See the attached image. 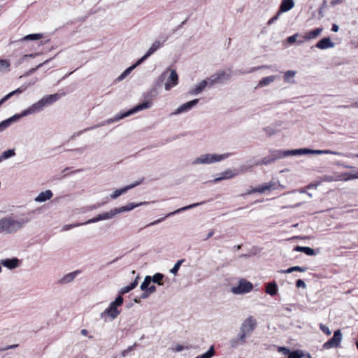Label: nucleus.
I'll list each match as a JSON object with an SVG mask.
<instances>
[{
	"instance_id": "f257e3e1",
	"label": "nucleus",
	"mask_w": 358,
	"mask_h": 358,
	"mask_svg": "<svg viewBox=\"0 0 358 358\" xmlns=\"http://www.w3.org/2000/svg\"><path fill=\"white\" fill-rule=\"evenodd\" d=\"M44 207L38 208L31 211L19 213L20 217L13 219L12 217H6L0 219V234H10L17 232L28 223L35 213H41Z\"/></svg>"
},
{
	"instance_id": "f03ea898",
	"label": "nucleus",
	"mask_w": 358,
	"mask_h": 358,
	"mask_svg": "<svg viewBox=\"0 0 358 358\" xmlns=\"http://www.w3.org/2000/svg\"><path fill=\"white\" fill-rule=\"evenodd\" d=\"M141 203H138L136 204L129 203L126 206H122L120 208H115L114 209L110 210V211L99 214L97 216L88 220L87 221H86L84 223L65 224L64 226H63L62 230L67 231L73 227H79L83 224H91V223H95V222H97L101 221V220H110V219L113 218L117 214L131 210L132 209L138 206Z\"/></svg>"
},
{
	"instance_id": "7ed1b4c3",
	"label": "nucleus",
	"mask_w": 358,
	"mask_h": 358,
	"mask_svg": "<svg viewBox=\"0 0 358 358\" xmlns=\"http://www.w3.org/2000/svg\"><path fill=\"white\" fill-rule=\"evenodd\" d=\"M228 76L226 75L224 71H219L213 75L210 76L207 79L203 80L197 84L192 87L188 94L192 96H196L201 94L208 86H212L215 83L222 81L224 78H227Z\"/></svg>"
},
{
	"instance_id": "20e7f679",
	"label": "nucleus",
	"mask_w": 358,
	"mask_h": 358,
	"mask_svg": "<svg viewBox=\"0 0 358 358\" xmlns=\"http://www.w3.org/2000/svg\"><path fill=\"white\" fill-rule=\"evenodd\" d=\"M231 155L229 152L225 153H205L199 155V157L194 158L192 164L193 166H197L201 164H212L214 163L220 162L228 159Z\"/></svg>"
},
{
	"instance_id": "39448f33",
	"label": "nucleus",
	"mask_w": 358,
	"mask_h": 358,
	"mask_svg": "<svg viewBox=\"0 0 358 358\" xmlns=\"http://www.w3.org/2000/svg\"><path fill=\"white\" fill-rule=\"evenodd\" d=\"M296 152L297 149L291 150H271L269 155L263 158L261 161L257 162L255 165H268L278 159H283L289 156H296L297 155Z\"/></svg>"
},
{
	"instance_id": "423d86ee",
	"label": "nucleus",
	"mask_w": 358,
	"mask_h": 358,
	"mask_svg": "<svg viewBox=\"0 0 358 358\" xmlns=\"http://www.w3.org/2000/svg\"><path fill=\"white\" fill-rule=\"evenodd\" d=\"M123 301L124 300L122 296H118L115 301H112L109 304L107 308L101 313L100 318L103 320L105 322L108 320V318L111 320L117 318L120 314V311L117 308L122 305Z\"/></svg>"
},
{
	"instance_id": "0eeeda50",
	"label": "nucleus",
	"mask_w": 358,
	"mask_h": 358,
	"mask_svg": "<svg viewBox=\"0 0 358 358\" xmlns=\"http://www.w3.org/2000/svg\"><path fill=\"white\" fill-rule=\"evenodd\" d=\"M166 78L167 79L164 83V89L166 91H169L178 85V76L176 70L167 69L159 76L158 83H162Z\"/></svg>"
},
{
	"instance_id": "6e6552de",
	"label": "nucleus",
	"mask_w": 358,
	"mask_h": 358,
	"mask_svg": "<svg viewBox=\"0 0 358 358\" xmlns=\"http://www.w3.org/2000/svg\"><path fill=\"white\" fill-rule=\"evenodd\" d=\"M152 101H145L142 103L136 105L135 107L129 110L127 112L120 113V114H117L113 118H110V119L107 120L104 123H101V125H104L106 124H110V123L117 122L121 119L127 117H128L132 114H134L138 111L150 108L152 107Z\"/></svg>"
},
{
	"instance_id": "1a4fd4ad",
	"label": "nucleus",
	"mask_w": 358,
	"mask_h": 358,
	"mask_svg": "<svg viewBox=\"0 0 358 358\" xmlns=\"http://www.w3.org/2000/svg\"><path fill=\"white\" fill-rule=\"evenodd\" d=\"M281 187H282V186L278 180H272L268 182L259 185L255 187H251L244 195L255 193L264 194Z\"/></svg>"
},
{
	"instance_id": "9d476101",
	"label": "nucleus",
	"mask_w": 358,
	"mask_h": 358,
	"mask_svg": "<svg viewBox=\"0 0 358 358\" xmlns=\"http://www.w3.org/2000/svg\"><path fill=\"white\" fill-rule=\"evenodd\" d=\"M257 325V320L253 316L245 319L240 326V331L249 336Z\"/></svg>"
},
{
	"instance_id": "9b49d317",
	"label": "nucleus",
	"mask_w": 358,
	"mask_h": 358,
	"mask_svg": "<svg viewBox=\"0 0 358 358\" xmlns=\"http://www.w3.org/2000/svg\"><path fill=\"white\" fill-rule=\"evenodd\" d=\"M250 169H251V166H247L243 165L240 167L239 171H236L232 170V169L226 170L224 172L220 173V177L215 178L213 180V182H217L222 180H228L230 178H232L236 176L238 173H243L248 171H250Z\"/></svg>"
},
{
	"instance_id": "f8f14e48",
	"label": "nucleus",
	"mask_w": 358,
	"mask_h": 358,
	"mask_svg": "<svg viewBox=\"0 0 358 358\" xmlns=\"http://www.w3.org/2000/svg\"><path fill=\"white\" fill-rule=\"evenodd\" d=\"M166 42V38H157L152 42L146 53L139 59L142 62L153 55L156 51L162 48Z\"/></svg>"
},
{
	"instance_id": "ddd939ff",
	"label": "nucleus",
	"mask_w": 358,
	"mask_h": 358,
	"mask_svg": "<svg viewBox=\"0 0 358 358\" xmlns=\"http://www.w3.org/2000/svg\"><path fill=\"white\" fill-rule=\"evenodd\" d=\"M342 341V333L340 329L334 331V336L328 341L324 343L322 345V348L324 350H329L331 348H336L339 347Z\"/></svg>"
},
{
	"instance_id": "4468645a",
	"label": "nucleus",
	"mask_w": 358,
	"mask_h": 358,
	"mask_svg": "<svg viewBox=\"0 0 358 358\" xmlns=\"http://www.w3.org/2000/svg\"><path fill=\"white\" fill-rule=\"evenodd\" d=\"M44 109L40 99L31 104L30 106H29L27 108L21 111L20 113L17 114V115L19 117V120L23 117H26L28 115H34L35 113H38L41 111H42Z\"/></svg>"
},
{
	"instance_id": "2eb2a0df",
	"label": "nucleus",
	"mask_w": 358,
	"mask_h": 358,
	"mask_svg": "<svg viewBox=\"0 0 358 358\" xmlns=\"http://www.w3.org/2000/svg\"><path fill=\"white\" fill-rule=\"evenodd\" d=\"M252 288L253 285L250 282L242 279L237 286L231 288V292L235 294H242L250 292Z\"/></svg>"
},
{
	"instance_id": "dca6fc26",
	"label": "nucleus",
	"mask_w": 358,
	"mask_h": 358,
	"mask_svg": "<svg viewBox=\"0 0 358 358\" xmlns=\"http://www.w3.org/2000/svg\"><path fill=\"white\" fill-rule=\"evenodd\" d=\"M141 182H136L134 183L126 185L123 187L115 189L107 197L108 199L115 200L118 199L121 195L125 194L129 190L140 185Z\"/></svg>"
},
{
	"instance_id": "f3484780",
	"label": "nucleus",
	"mask_w": 358,
	"mask_h": 358,
	"mask_svg": "<svg viewBox=\"0 0 358 358\" xmlns=\"http://www.w3.org/2000/svg\"><path fill=\"white\" fill-rule=\"evenodd\" d=\"M199 102V99H193L188 102H186L179 107H178L173 113L172 115H178L182 113H186L188 111L191 110Z\"/></svg>"
},
{
	"instance_id": "a211bd4d",
	"label": "nucleus",
	"mask_w": 358,
	"mask_h": 358,
	"mask_svg": "<svg viewBox=\"0 0 358 358\" xmlns=\"http://www.w3.org/2000/svg\"><path fill=\"white\" fill-rule=\"evenodd\" d=\"M247 337L248 336L239 331V333L236 336L231 338L229 341V345L231 348L236 349L239 346L245 345L246 343Z\"/></svg>"
},
{
	"instance_id": "6ab92c4d",
	"label": "nucleus",
	"mask_w": 358,
	"mask_h": 358,
	"mask_svg": "<svg viewBox=\"0 0 358 358\" xmlns=\"http://www.w3.org/2000/svg\"><path fill=\"white\" fill-rule=\"evenodd\" d=\"M335 47V43L329 37H325L320 40L316 44L315 48L320 50H327Z\"/></svg>"
},
{
	"instance_id": "aec40b11",
	"label": "nucleus",
	"mask_w": 358,
	"mask_h": 358,
	"mask_svg": "<svg viewBox=\"0 0 358 358\" xmlns=\"http://www.w3.org/2000/svg\"><path fill=\"white\" fill-rule=\"evenodd\" d=\"M60 95L58 94H53L50 95H46L43 96L40 101L43 106V108H45L48 106H50L53 103L56 102L60 99Z\"/></svg>"
},
{
	"instance_id": "412c9836",
	"label": "nucleus",
	"mask_w": 358,
	"mask_h": 358,
	"mask_svg": "<svg viewBox=\"0 0 358 358\" xmlns=\"http://www.w3.org/2000/svg\"><path fill=\"white\" fill-rule=\"evenodd\" d=\"M1 264L9 269H14L19 266L20 260L16 257L5 259L1 261Z\"/></svg>"
},
{
	"instance_id": "4be33fe9",
	"label": "nucleus",
	"mask_w": 358,
	"mask_h": 358,
	"mask_svg": "<svg viewBox=\"0 0 358 358\" xmlns=\"http://www.w3.org/2000/svg\"><path fill=\"white\" fill-rule=\"evenodd\" d=\"M322 31L323 28L322 27L316 28L315 29L306 32L303 36V38H304L305 41H311L315 39L322 34Z\"/></svg>"
},
{
	"instance_id": "5701e85b",
	"label": "nucleus",
	"mask_w": 358,
	"mask_h": 358,
	"mask_svg": "<svg viewBox=\"0 0 358 358\" xmlns=\"http://www.w3.org/2000/svg\"><path fill=\"white\" fill-rule=\"evenodd\" d=\"M143 62L138 59L134 64L131 65L129 68H127L125 71H124L117 78L116 81L120 82L126 78L127 76H128L131 72L136 69L138 66L141 64Z\"/></svg>"
},
{
	"instance_id": "b1692460",
	"label": "nucleus",
	"mask_w": 358,
	"mask_h": 358,
	"mask_svg": "<svg viewBox=\"0 0 358 358\" xmlns=\"http://www.w3.org/2000/svg\"><path fill=\"white\" fill-rule=\"evenodd\" d=\"M18 120L19 117L17 115V114H15L12 117L0 122V133L6 130L11 125L12 123L17 121Z\"/></svg>"
},
{
	"instance_id": "393cba45",
	"label": "nucleus",
	"mask_w": 358,
	"mask_h": 358,
	"mask_svg": "<svg viewBox=\"0 0 358 358\" xmlns=\"http://www.w3.org/2000/svg\"><path fill=\"white\" fill-rule=\"evenodd\" d=\"M341 181H348L358 179V169L351 172H345L339 174Z\"/></svg>"
},
{
	"instance_id": "a878e982",
	"label": "nucleus",
	"mask_w": 358,
	"mask_h": 358,
	"mask_svg": "<svg viewBox=\"0 0 358 358\" xmlns=\"http://www.w3.org/2000/svg\"><path fill=\"white\" fill-rule=\"evenodd\" d=\"M294 6L293 0H282L279 8V13L288 12L292 10Z\"/></svg>"
},
{
	"instance_id": "bb28decb",
	"label": "nucleus",
	"mask_w": 358,
	"mask_h": 358,
	"mask_svg": "<svg viewBox=\"0 0 358 358\" xmlns=\"http://www.w3.org/2000/svg\"><path fill=\"white\" fill-rule=\"evenodd\" d=\"M52 192L50 189H47L40 192L38 195L35 198L34 201H46L50 200L52 198Z\"/></svg>"
},
{
	"instance_id": "cd10ccee",
	"label": "nucleus",
	"mask_w": 358,
	"mask_h": 358,
	"mask_svg": "<svg viewBox=\"0 0 358 358\" xmlns=\"http://www.w3.org/2000/svg\"><path fill=\"white\" fill-rule=\"evenodd\" d=\"M44 38V34L42 33H36V34H31L24 36V37L21 38L18 41L20 42H26L29 41H39Z\"/></svg>"
},
{
	"instance_id": "c85d7f7f",
	"label": "nucleus",
	"mask_w": 358,
	"mask_h": 358,
	"mask_svg": "<svg viewBox=\"0 0 358 358\" xmlns=\"http://www.w3.org/2000/svg\"><path fill=\"white\" fill-rule=\"evenodd\" d=\"M80 273V271L77 270L73 272H71L65 275L61 280L60 282L62 284L70 283L77 277V275Z\"/></svg>"
},
{
	"instance_id": "c756f323",
	"label": "nucleus",
	"mask_w": 358,
	"mask_h": 358,
	"mask_svg": "<svg viewBox=\"0 0 358 358\" xmlns=\"http://www.w3.org/2000/svg\"><path fill=\"white\" fill-rule=\"evenodd\" d=\"M278 76L275 75L269 76L265 78H263L258 83L257 87H264L266 86H268L271 85L272 83H273L276 79Z\"/></svg>"
},
{
	"instance_id": "7c9ffc66",
	"label": "nucleus",
	"mask_w": 358,
	"mask_h": 358,
	"mask_svg": "<svg viewBox=\"0 0 358 358\" xmlns=\"http://www.w3.org/2000/svg\"><path fill=\"white\" fill-rule=\"evenodd\" d=\"M296 74V71L289 70L285 72L283 79L285 83L294 84L295 83V76Z\"/></svg>"
},
{
	"instance_id": "2f4dec72",
	"label": "nucleus",
	"mask_w": 358,
	"mask_h": 358,
	"mask_svg": "<svg viewBox=\"0 0 358 358\" xmlns=\"http://www.w3.org/2000/svg\"><path fill=\"white\" fill-rule=\"evenodd\" d=\"M297 155H308V154H313V155H323V150H311L308 148H301L297 149Z\"/></svg>"
},
{
	"instance_id": "473e14b6",
	"label": "nucleus",
	"mask_w": 358,
	"mask_h": 358,
	"mask_svg": "<svg viewBox=\"0 0 358 358\" xmlns=\"http://www.w3.org/2000/svg\"><path fill=\"white\" fill-rule=\"evenodd\" d=\"M277 291H278V285L275 283V282L273 281L272 282L268 283L266 285L265 292L266 294H268L271 296H274L277 294Z\"/></svg>"
},
{
	"instance_id": "72a5a7b5",
	"label": "nucleus",
	"mask_w": 358,
	"mask_h": 358,
	"mask_svg": "<svg viewBox=\"0 0 358 358\" xmlns=\"http://www.w3.org/2000/svg\"><path fill=\"white\" fill-rule=\"evenodd\" d=\"M137 278H136V280L133 282H131L129 285L122 287L120 289V290L119 291V293L120 294V296H121L122 294L128 293L131 290L134 289L138 285Z\"/></svg>"
},
{
	"instance_id": "f704fd0d",
	"label": "nucleus",
	"mask_w": 358,
	"mask_h": 358,
	"mask_svg": "<svg viewBox=\"0 0 358 358\" xmlns=\"http://www.w3.org/2000/svg\"><path fill=\"white\" fill-rule=\"evenodd\" d=\"M199 203H194L193 204H191V205H189V206H184V207L180 208L178 210L167 214L165 217H169V216L175 215L176 213L184 212V211H185L187 210H189V209H192V208L197 206Z\"/></svg>"
},
{
	"instance_id": "c9c22d12",
	"label": "nucleus",
	"mask_w": 358,
	"mask_h": 358,
	"mask_svg": "<svg viewBox=\"0 0 358 358\" xmlns=\"http://www.w3.org/2000/svg\"><path fill=\"white\" fill-rule=\"evenodd\" d=\"M306 270H307V268H306V267H301L299 266H295L290 267L286 270H280V271H279V272L281 273H291L294 271L305 272V271H306Z\"/></svg>"
},
{
	"instance_id": "e433bc0d",
	"label": "nucleus",
	"mask_w": 358,
	"mask_h": 358,
	"mask_svg": "<svg viewBox=\"0 0 358 358\" xmlns=\"http://www.w3.org/2000/svg\"><path fill=\"white\" fill-rule=\"evenodd\" d=\"M15 155V152L14 149H9L4 151L0 156V162L3 160H6L7 159L11 158Z\"/></svg>"
},
{
	"instance_id": "4c0bfd02",
	"label": "nucleus",
	"mask_w": 358,
	"mask_h": 358,
	"mask_svg": "<svg viewBox=\"0 0 358 358\" xmlns=\"http://www.w3.org/2000/svg\"><path fill=\"white\" fill-rule=\"evenodd\" d=\"M41 55V52H40L25 54L21 57L18 64H20L26 62L29 58H35Z\"/></svg>"
},
{
	"instance_id": "58836bf2",
	"label": "nucleus",
	"mask_w": 358,
	"mask_h": 358,
	"mask_svg": "<svg viewBox=\"0 0 358 358\" xmlns=\"http://www.w3.org/2000/svg\"><path fill=\"white\" fill-rule=\"evenodd\" d=\"M10 64L8 59H0V72L9 71Z\"/></svg>"
},
{
	"instance_id": "ea45409f",
	"label": "nucleus",
	"mask_w": 358,
	"mask_h": 358,
	"mask_svg": "<svg viewBox=\"0 0 358 358\" xmlns=\"http://www.w3.org/2000/svg\"><path fill=\"white\" fill-rule=\"evenodd\" d=\"M189 348H190L189 346H187V345L185 346V345H181V344H176L174 346H172L170 348V350H171L173 352H180L182 351L183 350H185V349L188 350Z\"/></svg>"
},
{
	"instance_id": "a19ab883",
	"label": "nucleus",
	"mask_w": 358,
	"mask_h": 358,
	"mask_svg": "<svg viewBox=\"0 0 358 358\" xmlns=\"http://www.w3.org/2000/svg\"><path fill=\"white\" fill-rule=\"evenodd\" d=\"M152 278V281L155 283H157L159 285H162V280L164 278V275L160 273H155Z\"/></svg>"
},
{
	"instance_id": "79ce46f5",
	"label": "nucleus",
	"mask_w": 358,
	"mask_h": 358,
	"mask_svg": "<svg viewBox=\"0 0 358 358\" xmlns=\"http://www.w3.org/2000/svg\"><path fill=\"white\" fill-rule=\"evenodd\" d=\"M152 282V278L150 275L145 276L144 278L143 282L141 283L140 288L141 290L147 289V288L149 287V285Z\"/></svg>"
},
{
	"instance_id": "37998d69",
	"label": "nucleus",
	"mask_w": 358,
	"mask_h": 358,
	"mask_svg": "<svg viewBox=\"0 0 358 358\" xmlns=\"http://www.w3.org/2000/svg\"><path fill=\"white\" fill-rule=\"evenodd\" d=\"M185 262V259H180V260H178L176 264L175 265L173 266V267L171 269L170 272L173 274L174 275H176L180 267V266L182 265V264Z\"/></svg>"
},
{
	"instance_id": "c03bdc74",
	"label": "nucleus",
	"mask_w": 358,
	"mask_h": 358,
	"mask_svg": "<svg viewBox=\"0 0 358 358\" xmlns=\"http://www.w3.org/2000/svg\"><path fill=\"white\" fill-rule=\"evenodd\" d=\"M27 89V86H21L20 87L16 89L15 90L8 93L6 95V98L10 99L11 96L15 94H19L23 92Z\"/></svg>"
},
{
	"instance_id": "a18cd8bd",
	"label": "nucleus",
	"mask_w": 358,
	"mask_h": 358,
	"mask_svg": "<svg viewBox=\"0 0 358 358\" xmlns=\"http://www.w3.org/2000/svg\"><path fill=\"white\" fill-rule=\"evenodd\" d=\"M323 180L327 182L341 181L339 174L324 176Z\"/></svg>"
},
{
	"instance_id": "49530a36",
	"label": "nucleus",
	"mask_w": 358,
	"mask_h": 358,
	"mask_svg": "<svg viewBox=\"0 0 358 358\" xmlns=\"http://www.w3.org/2000/svg\"><path fill=\"white\" fill-rule=\"evenodd\" d=\"M299 36V34L296 33L292 36L287 38V41L289 44H293L296 41L297 38Z\"/></svg>"
},
{
	"instance_id": "de8ad7c7",
	"label": "nucleus",
	"mask_w": 358,
	"mask_h": 358,
	"mask_svg": "<svg viewBox=\"0 0 358 358\" xmlns=\"http://www.w3.org/2000/svg\"><path fill=\"white\" fill-rule=\"evenodd\" d=\"M320 329L322 331L323 333H324L327 336H329L331 334V331L329 329V328L323 324H320Z\"/></svg>"
},
{
	"instance_id": "09e8293b",
	"label": "nucleus",
	"mask_w": 358,
	"mask_h": 358,
	"mask_svg": "<svg viewBox=\"0 0 358 358\" xmlns=\"http://www.w3.org/2000/svg\"><path fill=\"white\" fill-rule=\"evenodd\" d=\"M323 152L324 154H326V155H338V156H343L344 154L342 153V152H336V151H333V150H323Z\"/></svg>"
},
{
	"instance_id": "8fccbe9b",
	"label": "nucleus",
	"mask_w": 358,
	"mask_h": 358,
	"mask_svg": "<svg viewBox=\"0 0 358 358\" xmlns=\"http://www.w3.org/2000/svg\"><path fill=\"white\" fill-rule=\"evenodd\" d=\"M278 351L282 353L284 355H288L290 353V350L286 347H278Z\"/></svg>"
},
{
	"instance_id": "3c124183",
	"label": "nucleus",
	"mask_w": 358,
	"mask_h": 358,
	"mask_svg": "<svg viewBox=\"0 0 358 358\" xmlns=\"http://www.w3.org/2000/svg\"><path fill=\"white\" fill-rule=\"evenodd\" d=\"M50 60H51V59L45 60L43 63L39 64L35 68H33L31 70H29V73H32L35 72L38 68L41 67L42 66H43L45 64H48Z\"/></svg>"
},
{
	"instance_id": "603ef678",
	"label": "nucleus",
	"mask_w": 358,
	"mask_h": 358,
	"mask_svg": "<svg viewBox=\"0 0 358 358\" xmlns=\"http://www.w3.org/2000/svg\"><path fill=\"white\" fill-rule=\"evenodd\" d=\"M305 254L309 256H313L315 255V251L313 248L309 247H305L304 252Z\"/></svg>"
},
{
	"instance_id": "864d4df0",
	"label": "nucleus",
	"mask_w": 358,
	"mask_h": 358,
	"mask_svg": "<svg viewBox=\"0 0 358 358\" xmlns=\"http://www.w3.org/2000/svg\"><path fill=\"white\" fill-rule=\"evenodd\" d=\"M296 286L298 287V288H300V287H302V288H306V283L304 282L303 280H301V279H299L296 280Z\"/></svg>"
},
{
	"instance_id": "5fc2aeb1",
	"label": "nucleus",
	"mask_w": 358,
	"mask_h": 358,
	"mask_svg": "<svg viewBox=\"0 0 358 358\" xmlns=\"http://www.w3.org/2000/svg\"><path fill=\"white\" fill-rule=\"evenodd\" d=\"M299 193L303 195V197L301 198L303 199H308L312 197L311 194L308 193L306 191L301 190L299 192Z\"/></svg>"
},
{
	"instance_id": "6e6d98bb",
	"label": "nucleus",
	"mask_w": 358,
	"mask_h": 358,
	"mask_svg": "<svg viewBox=\"0 0 358 358\" xmlns=\"http://www.w3.org/2000/svg\"><path fill=\"white\" fill-rule=\"evenodd\" d=\"M280 13H279V12L275 15L273 16V17H271L268 22V24H271L272 23H273L275 20H277L280 16Z\"/></svg>"
},
{
	"instance_id": "4d7b16f0",
	"label": "nucleus",
	"mask_w": 358,
	"mask_h": 358,
	"mask_svg": "<svg viewBox=\"0 0 358 358\" xmlns=\"http://www.w3.org/2000/svg\"><path fill=\"white\" fill-rule=\"evenodd\" d=\"M143 292L141 296V299H147L151 294L148 293V291L147 289L143 290Z\"/></svg>"
},
{
	"instance_id": "13d9d810",
	"label": "nucleus",
	"mask_w": 358,
	"mask_h": 358,
	"mask_svg": "<svg viewBox=\"0 0 358 358\" xmlns=\"http://www.w3.org/2000/svg\"><path fill=\"white\" fill-rule=\"evenodd\" d=\"M148 293L152 294L156 292V287L155 285L150 286L147 288Z\"/></svg>"
},
{
	"instance_id": "bf43d9fd",
	"label": "nucleus",
	"mask_w": 358,
	"mask_h": 358,
	"mask_svg": "<svg viewBox=\"0 0 358 358\" xmlns=\"http://www.w3.org/2000/svg\"><path fill=\"white\" fill-rule=\"evenodd\" d=\"M343 3V0H332L331 1V4L334 6L336 5H338V4H341Z\"/></svg>"
},
{
	"instance_id": "052dcab7",
	"label": "nucleus",
	"mask_w": 358,
	"mask_h": 358,
	"mask_svg": "<svg viewBox=\"0 0 358 358\" xmlns=\"http://www.w3.org/2000/svg\"><path fill=\"white\" fill-rule=\"evenodd\" d=\"M304 249H305V247L303 246H296L294 250L295 251H297V252H304Z\"/></svg>"
},
{
	"instance_id": "680f3d73",
	"label": "nucleus",
	"mask_w": 358,
	"mask_h": 358,
	"mask_svg": "<svg viewBox=\"0 0 358 358\" xmlns=\"http://www.w3.org/2000/svg\"><path fill=\"white\" fill-rule=\"evenodd\" d=\"M339 30V27L337 24H334L331 27V31L334 32H338Z\"/></svg>"
},
{
	"instance_id": "e2e57ef3",
	"label": "nucleus",
	"mask_w": 358,
	"mask_h": 358,
	"mask_svg": "<svg viewBox=\"0 0 358 358\" xmlns=\"http://www.w3.org/2000/svg\"><path fill=\"white\" fill-rule=\"evenodd\" d=\"M162 220H163V219L157 220H156V221H154V222H151V223L148 224L147 225V227L152 226V225H155V224H156L159 223V222H161Z\"/></svg>"
},
{
	"instance_id": "0e129e2a",
	"label": "nucleus",
	"mask_w": 358,
	"mask_h": 358,
	"mask_svg": "<svg viewBox=\"0 0 358 358\" xmlns=\"http://www.w3.org/2000/svg\"><path fill=\"white\" fill-rule=\"evenodd\" d=\"M17 346H18V345H17V344L9 345V346L6 347L4 350L14 349V348H17Z\"/></svg>"
},
{
	"instance_id": "69168bd1",
	"label": "nucleus",
	"mask_w": 358,
	"mask_h": 358,
	"mask_svg": "<svg viewBox=\"0 0 358 358\" xmlns=\"http://www.w3.org/2000/svg\"><path fill=\"white\" fill-rule=\"evenodd\" d=\"M213 234H214V231H210L208 234V235H207V237H206V240H207V239L210 238V237H212V236H213Z\"/></svg>"
},
{
	"instance_id": "338daca9",
	"label": "nucleus",
	"mask_w": 358,
	"mask_h": 358,
	"mask_svg": "<svg viewBox=\"0 0 358 358\" xmlns=\"http://www.w3.org/2000/svg\"><path fill=\"white\" fill-rule=\"evenodd\" d=\"M8 99V98H6V95L3 97L1 100H0V106L4 103L6 101H7Z\"/></svg>"
},
{
	"instance_id": "774afa93",
	"label": "nucleus",
	"mask_w": 358,
	"mask_h": 358,
	"mask_svg": "<svg viewBox=\"0 0 358 358\" xmlns=\"http://www.w3.org/2000/svg\"><path fill=\"white\" fill-rule=\"evenodd\" d=\"M8 99V98H6V95L3 97L1 100H0V106L4 103L6 101H7Z\"/></svg>"
}]
</instances>
